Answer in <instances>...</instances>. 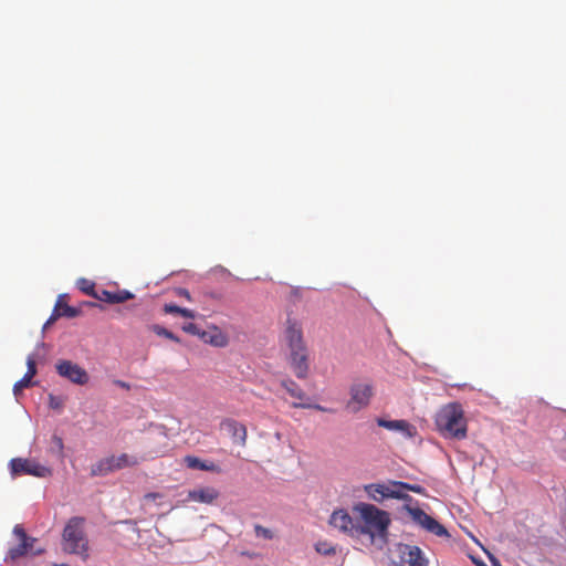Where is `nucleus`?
Returning a JSON list of instances; mask_svg holds the SVG:
<instances>
[{
	"label": "nucleus",
	"mask_w": 566,
	"mask_h": 566,
	"mask_svg": "<svg viewBox=\"0 0 566 566\" xmlns=\"http://www.w3.org/2000/svg\"><path fill=\"white\" fill-rule=\"evenodd\" d=\"M292 407L293 408H313V409H316V410H319V411H326L327 410L326 408H324L321 405H310V403H302V402H293Z\"/></svg>",
	"instance_id": "f704fd0d"
},
{
	"label": "nucleus",
	"mask_w": 566,
	"mask_h": 566,
	"mask_svg": "<svg viewBox=\"0 0 566 566\" xmlns=\"http://www.w3.org/2000/svg\"><path fill=\"white\" fill-rule=\"evenodd\" d=\"M28 370L25 375L32 379V377L36 374V363L34 356L30 355L27 358Z\"/></svg>",
	"instance_id": "2f4dec72"
},
{
	"label": "nucleus",
	"mask_w": 566,
	"mask_h": 566,
	"mask_svg": "<svg viewBox=\"0 0 566 566\" xmlns=\"http://www.w3.org/2000/svg\"><path fill=\"white\" fill-rule=\"evenodd\" d=\"M109 463H112V468L114 471L135 467L139 463V460L135 455H129L127 453H122L119 455H109L107 457Z\"/></svg>",
	"instance_id": "f3484780"
},
{
	"label": "nucleus",
	"mask_w": 566,
	"mask_h": 566,
	"mask_svg": "<svg viewBox=\"0 0 566 566\" xmlns=\"http://www.w3.org/2000/svg\"><path fill=\"white\" fill-rule=\"evenodd\" d=\"M114 385L125 389V390H129L130 389V385L124 380H119V379H116L114 380Z\"/></svg>",
	"instance_id": "a19ab883"
},
{
	"label": "nucleus",
	"mask_w": 566,
	"mask_h": 566,
	"mask_svg": "<svg viewBox=\"0 0 566 566\" xmlns=\"http://www.w3.org/2000/svg\"><path fill=\"white\" fill-rule=\"evenodd\" d=\"M200 339L214 347H226L229 344L228 336L216 325H211L206 331H202Z\"/></svg>",
	"instance_id": "4468645a"
},
{
	"label": "nucleus",
	"mask_w": 566,
	"mask_h": 566,
	"mask_svg": "<svg viewBox=\"0 0 566 566\" xmlns=\"http://www.w3.org/2000/svg\"><path fill=\"white\" fill-rule=\"evenodd\" d=\"M25 542H28L27 543V551L28 552L32 551V553L34 555H40V554H42L44 552V549H42V548L33 551V545L36 542V538L28 536V541H21V543H25Z\"/></svg>",
	"instance_id": "72a5a7b5"
},
{
	"label": "nucleus",
	"mask_w": 566,
	"mask_h": 566,
	"mask_svg": "<svg viewBox=\"0 0 566 566\" xmlns=\"http://www.w3.org/2000/svg\"><path fill=\"white\" fill-rule=\"evenodd\" d=\"M315 551L318 554L331 556L336 554V548L326 541H321L315 544Z\"/></svg>",
	"instance_id": "393cba45"
},
{
	"label": "nucleus",
	"mask_w": 566,
	"mask_h": 566,
	"mask_svg": "<svg viewBox=\"0 0 566 566\" xmlns=\"http://www.w3.org/2000/svg\"><path fill=\"white\" fill-rule=\"evenodd\" d=\"M357 514V538H367L369 544L382 548L388 543L390 514L369 503L354 506Z\"/></svg>",
	"instance_id": "f257e3e1"
},
{
	"label": "nucleus",
	"mask_w": 566,
	"mask_h": 566,
	"mask_svg": "<svg viewBox=\"0 0 566 566\" xmlns=\"http://www.w3.org/2000/svg\"><path fill=\"white\" fill-rule=\"evenodd\" d=\"M329 525L357 538V516L352 517L345 510H336L329 517Z\"/></svg>",
	"instance_id": "1a4fd4ad"
},
{
	"label": "nucleus",
	"mask_w": 566,
	"mask_h": 566,
	"mask_svg": "<svg viewBox=\"0 0 566 566\" xmlns=\"http://www.w3.org/2000/svg\"><path fill=\"white\" fill-rule=\"evenodd\" d=\"M182 331L188 333V334H191V335H196L200 338V334H201V329L198 327V325L193 324V323H187L182 326Z\"/></svg>",
	"instance_id": "473e14b6"
},
{
	"label": "nucleus",
	"mask_w": 566,
	"mask_h": 566,
	"mask_svg": "<svg viewBox=\"0 0 566 566\" xmlns=\"http://www.w3.org/2000/svg\"><path fill=\"white\" fill-rule=\"evenodd\" d=\"M59 313L61 317L73 318L80 314V310L64 303V296L62 295V306L59 307Z\"/></svg>",
	"instance_id": "a878e982"
},
{
	"label": "nucleus",
	"mask_w": 566,
	"mask_h": 566,
	"mask_svg": "<svg viewBox=\"0 0 566 566\" xmlns=\"http://www.w3.org/2000/svg\"><path fill=\"white\" fill-rule=\"evenodd\" d=\"M281 386L295 399L304 400L306 398L304 390L292 379L282 380Z\"/></svg>",
	"instance_id": "412c9836"
},
{
	"label": "nucleus",
	"mask_w": 566,
	"mask_h": 566,
	"mask_svg": "<svg viewBox=\"0 0 566 566\" xmlns=\"http://www.w3.org/2000/svg\"><path fill=\"white\" fill-rule=\"evenodd\" d=\"M32 385L31 378L24 375L20 380H18L13 386V392L18 396L24 388H28Z\"/></svg>",
	"instance_id": "c85d7f7f"
},
{
	"label": "nucleus",
	"mask_w": 566,
	"mask_h": 566,
	"mask_svg": "<svg viewBox=\"0 0 566 566\" xmlns=\"http://www.w3.org/2000/svg\"><path fill=\"white\" fill-rule=\"evenodd\" d=\"M134 297V294L127 290H119L116 292H111L107 290H102L95 295V298L108 304H119L124 303Z\"/></svg>",
	"instance_id": "2eb2a0df"
},
{
	"label": "nucleus",
	"mask_w": 566,
	"mask_h": 566,
	"mask_svg": "<svg viewBox=\"0 0 566 566\" xmlns=\"http://www.w3.org/2000/svg\"><path fill=\"white\" fill-rule=\"evenodd\" d=\"M397 552L401 566H428V562L418 546L400 543L397 546Z\"/></svg>",
	"instance_id": "9d476101"
},
{
	"label": "nucleus",
	"mask_w": 566,
	"mask_h": 566,
	"mask_svg": "<svg viewBox=\"0 0 566 566\" xmlns=\"http://www.w3.org/2000/svg\"><path fill=\"white\" fill-rule=\"evenodd\" d=\"M27 543L28 542H25V543H21L20 542V544L18 546L11 547L8 551V554H7L6 558H4V560L6 562L7 560H15V559L24 556L28 553V551H27Z\"/></svg>",
	"instance_id": "5701e85b"
},
{
	"label": "nucleus",
	"mask_w": 566,
	"mask_h": 566,
	"mask_svg": "<svg viewBox=\"0 0 566 566\" xmlns=\"http://www.w3.org/2000/svg\"><path fill=\"white\" fill-rule=\"evenodd\" d=\"M220 427L227 431L234 444L240 447H244L247 444L248 431L243 423L234 419L227 418L221 421Z\"/></svg>",
	"instance_id": "f8f14e48"
},
{
	"label": "nucleus",
	"mask_w": 566,
	"mask_h": 566,
	"mask_svg": "<svg viewBox=\"0 0 566 566\" xmlns=\"http://www.w3.org/2000/svg\"><path fill=\"white\" fill-rule=\"evenodd\" d=\"M423 528L440 537L449 536L447 528L433 517L427 521V524L424 525Z\"/></svg>",
	"instance_id": "4be33fe9"
},
{
	"label": "nucleus",
	"mask_w": 566,
	"mask_h": 566,
	"mask_svg": "<svg viewBox=\"0 0 566 566\" xmlns=\"http://www.w3.org/2000/svg\"><path fill=\"white\" fill-rule=\"evenodd\" d=\"M77 286L78 289L84 292L85 294L87 295H91L95 298V295L98 294V292L95 291V284L94 282L90 281V280H86V279H81L78 280L77 282Z\"/></svg>",
	"instance_id": "b1692460"
},
{
	"label": "nucleus",
	"mask_w": 566,
	"mask_h": 566,
	"mask_svg": "<svg viewBox=\"0 0 566 566\" xmlns=\"http://www.w3.org/2000/svg\"><path fill=\"white\" fill-rule=\"evenodd\" d=\"M179 315H181L184 317H187V318H195L196 317L195 311L188 310V308H185V307H181V311H179Z\"/></svg>",
	"instance_id": "58836bf2"
},
{
	"label": "nucleus",
	"mask_w": 566,
	"mask_h": 566,
	"mask_svg": "<svg viewBox=\"0 0 566 566\" xmlns=\"http://www.w3.org/2000/svg\"><path fill=\"white\" fill-rule=\"evenodd\" d=\"M398 488L400 489V491H406V492L409 491V492H413V493H417L420 495H426V489L420 484H410L407 482L399 481Z\"/></svg>",
	"instance_id": "bb28decb"
},
{
	"label": "nucleus",
	"mask_w": 566,
	"mask_h": 566,
	"mask_svg": "<svg viewBox=\"0 0 566 566\" xmlns=\"http://www.w3.org/2000/svg\"><path fill=\"white\" fill-rule=\"evenodd\" d=\"M254 531H255L256 536H259V537H263L265 539H272L274 537L273 532L270 528H266L262 525H259V524L255 525Z\"/></svg>",
	"instance_id": "7c9ffc66"
},
{
	"label": "nucleus",
	"mask_w": 566,
	"mask_h": 566,
	"mask_svg": "<svg viewBox=\"0 0 566 566\" xmlns=\"http://www.w3.org/2000/svg\"><path fill=\"white\" fill-rule=\"evenodd\" d=\"M83 522L82 517H72L64 527V549L69 553L82 554L87 549V541L82 528Z\"/></svg>",
	"instance_id": "20e7f679"
},
{
	"label": "nucleus",
	"mask_w": 566,
	"mask_h": 566,
	"mask_svg": "<svg viewBox=\"0 0 566 566\" xmlns=\"http://www.w3.org/2000/svg\"><path fill=\"white\" fill-rule=\"evenodd\" d=\"M219 496L214 488H200L188 493V499L195 502L211 504Z\"/></svg>",
	"instance_id": "dca6fc26"
},
{
	"label": "nucleus",
	"mask_w": 566,
	"mask_h": 566,
	"mask_svg": "<svg viewBox=\"0 0 566 566\" xmlns=\"http://www.w3.org/2000/svg\"><path fill=\"white\" fill-rule=\"evenodd\" d=\"M50 406L52 408H56L59 406L56 401H54V397L52 395L50 396Z\"/></svg>",
	"instance_id": "c03bdc74"
},
{
	"label": "nucleus",
	"mask_w": 566,
	"mask_h": 566,
	"mask_svg": "<svg viewBox=\"0 0 566 566\" xmlns=\"http://www.w3.org/2000/svg\"><path fill=\"white\" fill-rule=\"evenodd\" d=\"M13 534L21 541H28V535L24 528L21 525H15L13 528Z\"/></svg>",
	"instance_id": "c9c22d12"
},
{
	"label": "nucleus",
	"mask_w": 566,
	"mask_h": 566,
	"mask_svg": "<svg viewBox=\"0 0 566 566\" xmlns=\"http://www.w3.org/2000/svg\"><path fill=\"white\" fill-rule=\"evenodd\" d=\"M153 331H154L157 335H159V336H164V337H166V338H168V339H171V340H174V342H177V343H178V342L180 340L178 336H176L172 332H170V331L166 329V328H165V327H163V326L154 325V326H153Z\"/></svg>",
	"instance_id": "cd10ccee"
},
{
	"label": "nucleus",
	"mask_w": 566,
	"mask_h": 566,
	"mask_svg": "<svg viewBox=\"0 0 566 566\" xmlns=\"http://www.w3.org/2000/svg\"><path fill=\"white\" fill-rule=\"evenodd\" d=\"M434 423L446 439L463 440L468 436V422L459 402L442 406L436 415Z\"/></svg>",
	"instance_id": "7ed1b4c3"
},
{
	"label": "nucleus",
	"mask_w": 566,
	"mask_h": 566,
	"mask_svg": "<svg viewBox=\"0 0 566 566\" xmlns=\"http://www.w3.org/2000/svg\"><path fill=\"white\" fill-rule=\"evenodd\" d=\"M376 422L379 427L390 431L400 432L405 438L411 439L417 434V428L408 422L407 420H386L384 418H377Z\"/></svg>",
	"instance_id": "ddd939ff"
},
{
	"label": "nucleus",
	"mask_w": 566,
	"mask_h": 566,
	"mask_svg": "<svg viewBox=\"0 0 566 566\" xmlns=\"http://www.w3.org/2000/svg\"><path fill=\"white\" fill-rule=\"evenodd\" d=\"M114 472L112 468V463H109L108 458H103L97 461L95 464L91 467V475L92 476H104Z\"/></svg>",
	"instance_id": "aec40b11"
},
{
	"label": "nucleus",
	"mask_w": 566,
	"mask_h": 566,
	"mask_svg": "<svg viewBox=\"0 0 566 566\" xmlns=\"http://www.w3.org/2000/svg\"><path fill=\"white\" fill-rule=\"evenodd\" d=\"M284 339L289 348V364L298 379H305L310 370V354L304 342L302 325L293 318L286 319Z\"/></svg>",
	"instance_id": "f03ea898"
},
{
	"label": "nucleus",
	"mask_w": 566,
	"mask_h": 566,
	"mask_svg": "<svg viewBox=\"0 0 566 566\" xmlns=\"http://www.w3.org/2000/svg\"><path fill=\"white\" fill-rule=\"evenodd\" d=\"M399 481L389 480L386 483H370L365 485V492L368 497L375 502L381 503L386 499L401 497Z\"/></svg>",
	"instance_id": "6e6552de"
},
{
	"label": "nucleus",
	"mask_w": 566,
	"mask_h": 566,
	"mask_svg": "<svg viewBox=\"0 0 566 566\" xmlns=\"http://www.w3.org/2000/svg\"><path fill=\"white\" fill-rule=\"evenodd\" d=\"M400 495H401V497H396V499L401 500L405 502V504H409L410 506H412V503L415 502L412 496H410L406 491H400Z\"/></svg>",
	"instance_id": "4c0bfd02"
},
{
	"label": "nucleus",
	"mask_w": 566,
	"mask_h": 566,
	"mask_svg": "<svg viewBox=\"0 0 566 566\" xmlns=\"http://www.w3.org/2000/svg\"><path fill=\"white\" fill-rule=\"evenodd\" d=\"M10 470L13 476L28 474L36 478H46L51 475V470L48 467L34 460L22 458L12 459L10 461Z\"/></svg>",
	"instance_id": "39448f33"
},
{
	"label": "nucleus",
	"mask_w": 566,
	"mask_h": 566,
	"mask_svg": "<svg viewBox=\"0 0 566 566\" xmlns=\"http://www.w3.org/2000/svg\"><path fill=\"white\" fill-rule=\"evenodd\" d=\"M403 510L408 512L412 521L419 524L421 527H424L427 521L432 516L428 515L424 511L419 507L410 506L409 504H403Z\"/></svg>",
	"instance_id": "6ab92c4d"
},
{
	"label": "nucleus",
	"mask_w": 566,
	"mask_h": 566,
	"mask_svg": "<svg viewBox=\"0 0 566 566\" xmlns=\"http://www.w3.org/2000/svg\"><path fill=\"white\" fill-rule=\"evenodd\" d=\"M181 307L175 304H165L164 312L167 314H179Z\"/></svg>",
	"instance_id": "e433bc0d"
},
{
	"label": "nucleus",
	"mask_w": 566,
	"mask_h": 566,
	"mask_svg": "<svg viewBox=\"0 0 566 566\" xmlns=\"http://www.w3.org/2000/svg\"><path fill=\"white\" fill-rule=\"evenodd\" d=\"M160 495L158 493H147L145 495V499L147 500H156L157 497H159Z\"/></svg>",
	"instance_id": "37998d69"
},
{
	"label": "nucleus",
	"mask_w": 566,
	"mask_h": 566,
	"mask_svg": "<svg viewBox=\"0 0 566 566\" xmlns=\"http://www.w3.org/2000/svg\"><path fill=\"white\" fill-rule=\"evenodd\" d=\"M397 552L401 566H428V562L418 546L400 543L397 546Z\"/></svg>",
	"instance_id": "9b49d317"
},
{
	"label": "nucleus",
	"mask_w": 566,
	"mask_h": 566,
	"mask_svg": "<svg viewBox=\"0 0 566 566\" xmlns=\"http://www.w3.org/2000/svg\"><path fill=\"white\" fill-rule=\"evenodd\" d=\"M56 373L59 376L67 379L69 381L84 386L88 382L90 376L87 371L78 364L72 360L61 359L55 365Z\"/></svg>",
	"instance_id": "423d86ee"
},
{
	"label": "nucleus",
	"mask_w": 566,
	"mask_h": 566,
	"mask_svg": "<svg viewBox=\"0 0 566 566\" xmlns=\"http://www.w3.org/2000/svg\"><path fill=\"white\" fill-rule=\"evenodd\" d=\"M53 441H54L55 446L59 448V450L62 451L64 448L62 438L54 436Z\"/></svg>",
	"instance_id": "79ce46f5"
},
{
	"label": "nucleus",
	"mask_w": 566,
	"mask_h": 566,
	"mask_svg": "<svg viewBox=\"0 0 566 566\" xmlns=\"http://www.w3.org/2000/svg\"><path fill=\"white\" fill-rule=\"evenodd\" d=\"M374 395V388L369 382H357L350 387V399L347 402V408L357 412L367 407Z\"/></svg>",
	"instance_id": "0eeeda50"
},
{
	"label": "nucleus",
	"mask_w": 566,
	"mask_h": 566,
	"mask_svg": "<svg viewBox=\"0 0 566 566\" xmlns=\"http://www.w3.org/2000/svg\"><path fill=\"white\" fill-rule=\"evenodd\" d=\"M184 462L187 468L201 471H217L218 467L213 462L206 463L195 455H186Z\"/></svg>",
	"instance_id": "a211bd4d"
},
{
	"label": "nucleus",
	"mask_w": 566,
	"mask_h": 566,
	"mask_svg": "<svg viewBox=\"0 0 566 566\" xmlns=\"http://www.w3.org/2000/svg\"><path fill=\"white\" fill-rule=\"evenodd\" d=\"M62 306V295H60L56 300V303H55V306L53 308V312L51 314V316L49 317V319L46 321V323L44 324V327H48L49 325L53 324L56 319H59L61 317L60 313H59V307Z\"/></svg>",
	"instance_id": "c756f323"
},
{
	"label": "nucleus",
	"mask_w": 566,
	"mask_h": 566,
	"mask_svg": "<svg viewBox=\"0 0 566 566\" xmlns=\"http://www.w3.org/2000/svg\"><path fill=\"white\" fill-rule=\"evenodd\" d=\"M176 294L180 297H185L188 301H191V296L188 290L179 287L176 290Z\"/></svg>",
	"instance_id": "ea45409f"
}]
</instances>
